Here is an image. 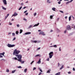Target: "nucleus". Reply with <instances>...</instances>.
<instances>
[{
	"label": "nucleus",
	"mask_w": 75,
	"mask_h": 75,
	"mask_svg": "<svg viewBox=\"0 0 75 75\" xmlns=\"http://www.w3.org/2000/svg\"><path fill=\"white\" fill-rule=\"evenodd\" d=\"M13 51V55H15L17 57V58L18 59V61L19 62H21V61L22 55L21 54L18 55V54L20 52V51L19 50H17V49H15Z\"/></svg>",
	"instance_id": "1"
},
{
	"label": "nucleus",
	"mask_w": 75,
	"mask_h": 75,
	"mask_svg": "<svg viewBox=\"0 0 75 75\" xmlns=\"http://www.w3.org/2000/svg\"><path fill=\"white\" fill-rule=\"evenodd\" d=\"M53 52H51L49 53V55L50 58H51L53 56Z\"/></svg>",
	"instance_id": "2"
},
{
	"label": "nucleus",
	"mask_w": 75,
	"mask_h": 75,
	"mask_svg": "<svg viewBox=\"0 0 75 75\" xmlns=\"http://www.w3.org/2000/svg\"><path fill=\"white\" fill-rule=\"evenodd\" d=\"M7 46L8 47H9V48H11V47H15V45H12L10 44H8Z\"/></svg>",
	"instance_id": "3"
},
{
	"label": "nucleus",
	"mask_w": 75,
	"mask_h": 75,
	"mask_svg": "<svg viewBox=\"0 0 75 75\" xmlns=\"http://www.w3.org/2000/svg\"><path fill=\"white\" fill-rule=\"evenodd\" d=\"M67 30H71V26L70 25H68L67 26Z\"/></svg>",
	"instance_id": "4"
},
{
	"label": "nucleus",
	"mask_w": 75,
	"mask_h": 75,
	"mask_svg": "<svg viewBox=\"0 0 75 75\" xmlns=\"http://www.w3.org/2000/svg\"><path fill=\"white\" fill-rule=\"evenodd\" d=\"M17 15H18V13H16V12H14V14L13 15H12V17H13V16H17Z\"/></svg>",
	"instance_id": "5"
},
{
	"label": "nucleus",
	"mask_w": 75,
	"mask_h": 75,
	"mask_svg": "<svg viewBox=\"0 0 75 75\" xmlns=\"http://www.w3.org/2000/svg\"><path fill=\"white\" fill-rule=\"evenodd\" d=\"M39 34H42V35H45V34L44 33V32H40L39 33Z\"/></svg>",
	"instance_id": "6"
},
{
	"label": "nucleus",
	"mask_w": 75,
	"mask_h": 75,
	"mask_svg": "<svg viewBox=\"0 0 75 75\" xmlns=\"http://www.w3.org/2000/svg\"><path fill=\"white\" fill-rule=\"evenodd\" d=\"M3 2L5 5L7 4V2L6 1V0H3Z\"/></svg>",
	"instance_id": "7"
},
{
	"label": "nucleus",
	"mask_w": 75,
	"mask_h": 75,
	"mask_svg": "<svg viewBox=\"0 0 75 75\" xmlns=\"http://www.w3.org/2000/svg\"><path fill=\"white\" fill-rule=\"evenodd\" d=\"M31 32H28L26 33H25V35H27L28 34H31Z\"/></svg>",
	"instance_id": "8"
},
{
	"label": "nucleus",
	"mask_w": 75,
	"mask_h": 75,
	"mask_svg": "<svg viewBox=\"0 0 75 75\" xmlns=\"http://www.w3.org/2000/svg\"><path fill=\"white\" fill-rule=\"evenodd\" d=\"M38 64H40L41 63V59H39V60L38 61V62H37Z\"/></svg>",
	"instance_id": "9"
},
{
	"label": "nucleus",
	"mask_w": 75,
	"mask_h": 75,
	"mask_svg": "<svg viewBox=\"0 0 75 75\" xmlns=\"http://www.w3.org/2000/svg\"><path fill=\"white\" fill-rule=\"evenodd\" d=\"M39 25V23H38V24H36L34 25L33 26V27H36L37 26H38Z\"/></svg>",
	"instance_id": "10"
},
{
	"label": "nucleus",
	"mask_w": 75,
	"mask_h": 75,
	"mask_svg": "<svg viewBox=\"0 0 75 75\" xmlns=\"http://www.w3.org/2000/svg\"><path fill=\"white\" fill-rule=\"evenodd\" d=\"M31 41H32V42H34L35 43H37V41L36 40H31Z\"/></svg>",
	"instance_id": "11"
},
{
	"label": "nucleus",
	"mask_w": 75,
	"mask_h": 75,
	"mask_svg": "<svg viewBox=\"0 0 75 75\" xmlns=\"http://www.w3.org/2000/svg\"><path fill=\"white\" fill-rule=\"evenodd\" d=\"M55 8H52V10H53V11H55Z\"/></svg>",
	"instance_id": "12"
},
{
	"label": "nucleus",
	"mask_w": 75,
	"mask_h": 75,
	"mask_svg": "<svg viewBox=\"0 0 75 75\" xmlns=\"http://www.w3.org/2000/svg\"><path fill=\"white\" fill-rule=\"evenodd\" d=\"M23 33V30L22 29L20 30V34H21Z\"/></svg>",
	"instance_id": "13"
},
{
	"label": "nucleus",
	"mask_w": 75,
	"mask_h": 75,
	"mask_svg": "<svg viewBox=\"0 0 75 75\" xmlns=\"http://www.w3.org/2000/svg\"><path fill=\"white\" fill-rule=\"evenodd\" d=\"M60 72H59L58 73H57L56 74H55V75H61V74H60Z\"/></svg>",
	"instance_id": "14"
},
{
	"label": "nucleus",
	"mask_w": 75,
	"mask_h": 75,
	"mask_svg": "<svg viewBox=\"0 0 75 75\" xmlns=\"http://www.w3.org/2000/svg\"><path fill=\"white\" fill-rule=\"evenodd\" d=\"M2 9H3V10H6V8L4 7H3V6H2Z\"/></svg>",
	"instance_id": "15"
},
{
	"label": "nucleus",
	"mask_w": 75,
	"mask_h": 75,
	"mask_svg": "<svg viewBox=\"0 0 75 75\" xmlns=\"http://www.w3.org/2000/svg\"><path fill=\"white\" fill-rule=\"evenodd\" d=\"M4 54H5V52H3L2 53H0V54L1 55H4Z\"/></svg>",
	"instance_id": "16"
},
{
	"label": "nucleus",
	"mask_w": 75,
	"mask_h": 75,
	"mask_svg": "<svg viewBox=\"0 0 75 75\" xmlns=\"http://www.w3.org/2000/svg\"><path fill=\"white\" fill-rule=\"evenodd\" d=\"M63 68H64V65H62V67H61L60 68V70H61V69H62Z\"/></svg>",
	"instance_id": "17"
},
{
	"label": "nucleus",
	"mask_w": 75,
	"mask_h": 75,
	"mask_svg": "<svg viewBox=\"0 0 75 75\" xmlns=\"http://www.w3.org/2000/svg\"><path fill=\"white\" fill-rule=\"evenodd\" d=\"M50 71H51V70L49 69L47 71V73H50Z\"/></svg>",
	"instance_id": "18"
},
{
	"label": "nucleus",
	"mask_w": 75,
	"mask_h": 75,
	"mask_svg": "<svg viewBox=\"0 0 75 75\" xmlns=\"http://www.w3.org/2000/svg\"><path fill=\"white\" fill-rule=\"evenodd\" d=\"M27 69H24V72H25V73L27 72Z\"/></svg>",
	"instance_id": "19"
},
{
	"label": "nucleus",
	"mask_w": 75,
	"mask_h": 75,
	"mask_svg": "<svg viewBox=\"0 0 75 75\" xmlns=\"http://www.w3.org/2000/svg\"><path fill=\"white\" fill-rule=\"evenodd\" d=\"M39 70H40V72H42V70L41 69V68H39Z\"/></svg>",
	"instance_id": "20"
},
{
	"label": "nucleus",
	"mask_w": 75,
	"mask_h": 75,
	"mask_svg": "<svg viewBox=\"0 0 75 75\" xmlns=\"http://www.w3.org/2000/svg\"><path fill=\"white\" fill-rule=\"evenodd\" d=\"M13 59H15V60H18V59H17V57H14L13 58Z\"/></svg>",
	"instance_id": "21"
},
{
	"label": "nucleus",
	"mask_w": 75,
	"mask_h": 75,
	"mask_svg": "<svg viewBox=\"0 0 75 75\" xmlns=\"http://www.w3.org/2000/svg\"><path fill=\"white\" fill-rule=\"evenodd\" d=\"M53 47H54V48H57V45H53Z\"/></svg>",
	"instance_id": "22"
},
{
	"label": "nucleus",
	"mask_w": 75,
	"mask_h": 75,
	"mask_svg": "<svg viewBox=\"0 0 75 75\" xmlns=\"http://www.w3.org/2000/svg\"><path fill=\"white\" fill-rule=\"evenodd\" d=\"M70 3V1H67V2L66 3V4H69V3Z\"/></svg>",
	"instance_id": "23"
},
{
	"label": "nucleus",
	"mask_w": 75,
	"mask_h": 75,
	"mask_svg": "<svg viewBox=\"0 0 75 75\" xmlns=\"http://www.w3.org/2000/svg\"><path fill=\"white\" fill-rule=\"evenodd\" d=\"M15 72H16V70H15L12 71V74H13V73H14Z\"/></svg>",
	"instance_id": "24"
},
{
	"label": "nucleus",
	"mask_w": 75,
	"mask_h": 75,
	"mask_svg": "<svg viewBox=\"0 0 75 75\" xmlns=\"http://www.w3.org/2000/svg\"><path fill=\"white\" fill-rule=\"evenodd\" d=\"M21 8H22V6L20 7L19 8V9H18V10H21Z\"/></svg>",
	"instance_id": "25"
},
{
	"label": "nucleus",
	"mask_w": 75,
	"mask_h": 75,
	"mask_svg": "<svg viewBox=\"0 0 75 75\" xmlns=\"http://www.w3.org/2000/svg\"><path fill=\"white\" fill-rule=\"evenodd\" d=\"M32 26L33 25H30L29 27V28H31V27H32Z\"/></svg>",
	"instance_id": "26"
},
{
	"label": "nucleus",
	"mask_w": 75,
	"mask_h": 75,
	"mask_svg": "<svg viewBox=\"0 0 75 75\" xmlns=\"http://www.w3.org/2000/svg\"><path fill=\"white\" fill-rule=\"evenodd\" d=\"M47 3H50V0H47Z\"/></svg>",
	"instance_id": "27"
},
{
	"label": "nucleus",
	"mask_w": 75,
	"mask_h": 75,
	"mask_svg": "<svg viewBox=\"0 0 75 75\" xmlns=\"http://www.w3.org/2000/svg\"><path fill=\"white\" fill-rule=\"evenodd\" d=\"M39 56H40V54H37V55H36V56H35V57H39Z\"/></svg>",
	"instance_id": "28"
},
{
	"label": "nucleus",
	"mask_w": 75,
	"mask_h": 75,
	"mask_svg": "<svg viewBox=\"0 0 75 75\" xmlns=\"http://www.w3.org/2000/svg\"><path fill=\"white\" fill-rule=\"evenodd\" d=\"M53 17V16H50V18H51V19H52V18Z\"/></svg>",
	"instance_id": "29"
},
{
	"label": "nucleus",
	"mask_w": 75,
	"mask_h": 75,
	"mask_svg": "<svg viewBox=\"0 0 75 75\" xmlns=\"http://www.w3.org/2000/svg\"><path fill=\"white\" fill-rule=\"evenodd\" d=\"M18 68H22V67H21V66H19L18 67Z\"/></svg>",
	"instance_id": "30"
},
{
	"label": "nucleus",
	"mask_w": 75,
	"mask_h": 75,
	"mask_svg": "<svg viewBox=\"0 0 75 75\" xmlns=\"http://www.w3.org/2000/svg\"><path fill=\"white\" fill-rule=\"evenodd\" d=\"M20 62H21L22 64V63H24V61H22V60H21V61Z\"/></svg>",
	"instance_id": "31"
},
{
	"label": "nucleus",
	"mask_w": 75,
	"mask_h": 75,
	"mask_svg": "<svg viewBox=\"0 0 75 75\" xmlns=\"http://www.w3.org/2000/svg\"><path fill=\"white\" fill-rule=\"evenodd\" d=\"M49 58H48L46 60V61H49L50 60V59H49Z\"/></svg>",
	"instance_id": "32"
},
{
	"label": "nucleus",
	"mask_w": 75,
	"mask_h": 75,
	"mask_svg": "<svg viewBox=\"0 0 75 75\" xmlns=\"http://www.w3.org/2000/svg\"><path fill=\"white\" fill-rule=\"evenodd\" d=\"M16 34H18V31L16 32Z\"/></svg>",
	"instance_id": "33"
},
{
	"label": "nucleus",
	"mask_w": 75,
	"mask_h": 75,
	"mask_svg": "<svg viewBox=\"0 0 75 75\" xmlns=\"http://www.w3.org/2000/svg\"><path fill=\"white\" fill-rule=\"evenodd\" d=\"M36 15H37V13H35L34 14V16H36Z\"/></svg>",
	"instance_id": "34"
},
{
	"label": "nucleus",
	"mask_w": 75,
	"mask_h": 75,
	"mask_svg": "<svg viewBox=\"0 0 75 75\" xmlns=\"http://www.w3.org/2000/svg\"><path fill=\"white\" fill-rule=\"evenodd\" d=\"M59 12H61V13H64V12L62 11H59Z\"/></svg>",
	"instance_id": "35"
},
{
	"label": "nucleus",
	"mask_w": 75,
	"mask_h": 75,
	"mask_svg": "<svg viewBox=\"0 0 75 75\" xmlns=\"http://www.w3.org/2000/svg\"><path fill=\"white\" fill-rule=\"evenodd\" d=\"M12 35H13V36H14L15 35V33H12Z\"/></svg>",
	"instance_id": "36"
},
{
	"label": "nucleus",
	"mask_w": 75,
	"mask_h": 75,
	"mask_svg": "<svg viewBox=\"0 0 75 75\" xmlns=\"http://www.w3.org/2000/svg\"><path fill=\"white\" fill-rule=\"evenodd\" d=\"M17 27H20V25H19V24L17 25Z\"/></svg>",
	"instance_id": "37"
},
{
	"label": "nucleus",
	"mask_w": 75,
	"mask_h": 75,
	"mask_svg": "<svg viewBox=\"0 0 75 75\" xmlns=\"http://www.w3.org/2000/svg\"><path fill=\"white\" fill-rule=\"evenodd\" d=\"M36 69V67H34L33 68V70L34 71Z\"/></svg>",
	"instance_id": "38"
},
{
	"label": "nucleus",
	"mask_w": 75,
	"mask_h": 75,
	"mask_svg": "<svg viewBox=\"0 0 75 75\" xmlns=\"http://www.w3.org/2000/svg\"><path fill=\"white\" fill-rule=\"evenodd\" d=\"M71 17H69V21H70V20H71Z\"/></svg>",
	"instance_id": "39"
},
{
	"label": "nucleus",
	"mask_w": 75,
	"mask_h": 75,
	"mask_svg": "<svg viewBox=\"0 0 75 75\" xmlns=\"http://www.w3.org/2000/svg\"><path fill=\"white\" fill-rule=\"evenodd\" d=\"M67 30H65L64 31V33H67Z\"/></svg>",
	"instance_id": "40"
},
{
	"label": "nucleus",
	"mask_w": 75,
	"mask_h": 75,
	"mask_svg": "<svg viewBox=\"0 0 75 75\" xmlns=\"http://www.w3.org/2000/svg\"><path fill=\"white\" fill-rule=\"evenodd\" d=\"M6 72H9V70L8 69L6 70Z\"/></svg>",
	"instance_id": "41"
},
{
	"label": "nucleus",
	"mask_w": 75,
	"mask_h": 75,
	"mask_svg": "<svg viewBox=\"0 0 75 75\" xmlns=\"http://www.w3.org/2000/svg\"><path fill=\"white\" fill-rule=\"evenodd\" d=\"M28 13H25V16H27L28 15Z\"/></svg>",
	"instance_id": "42"
},
{
	"label": "nucleus",
	"mask_w": 75,
	"mask_h": 75,
	"mask_svg": "<svg viewBox=\"0 0 75 75\" xmlns=\"http://www.w3.org/2000/svg\"><path fill=\"white\" fill-rule=\"evenodd\" d=\"M73 70L74 71H75V69L74 68H73Z\"/></svg>",
	"instance_id": "43"
},
{
	"label": "nucleus",
	"mask_w": 75,
	"mask_h": 75,
	"mask_svg": "<svg viewBox=\"0 0 75 75\" xmlns=\"http://www.w3.org/2000/svg\"><path fill=\"white\" fill-rule=\"evenodd\" d=\"M27 11H25L24 12V13H27Z\"/></svg>",
	"instance_id": "44"
},
{
	"label": "nucleus",
	"mask_w": 75,
	"mask_h": 75,
	"mask_svg": "<svg viewBox=\"0 0 75 75\" xmlns=\"http://www.w3.org/2000/svg\"><path fill=\"white\" fill-rule=\"evenodd\" d=\"M68 74H71V72L69 71V72H68Z\"/></svg>",
	"instance_id": "45"
},
{
	"label": "nucleus",
	"mask_w": 75,
	"mask_h": 75,
	"mask_svg": "<svg viewBox=\"0 0 75 75\" xmlns=\"http://www.w3.org/2000/svg\"><path fill=\"white\" fill-rule=\"evenodd\" d=\"M15 39H16V38H14L13 39V41H14V40H15Z\"/></svg>",
	"instance_id": "46"
},
{
	"label": "nucleus",
	"mask_w": 75,
	"mask_h": 75,
	"mask_svg": "<svg viewBox=\"0 0 75 75\" xmlns=\"http://www.w3.org/2000/svg\"><path fill=\"white\" fill-rule=\"evenodd\" d=\"M40 48H40V47L38 48H37V50H40Z\"/></svg>",
	"instance_id": "47"
},
{
	"label": "nucleus",
	"mask_w": 75,
	"mask_h": 75,
	"mask_svg": "<svg viewBox=\"0 0 75 75\" xmlns=\"http://www.w3.org/2000/svg\"><path fill=\"white\" fill-rule=\"evenodd\" d=\"M58 4H61V2H60V1H59L58 2Z\"/></svg>",
	"instance_id": "48"
},
{
	"label": "nucleus",
	"mask_w": 75,
	"mask_h": 75,
	"mask_svg": "<svg viewBox=\"0 0 75 75\" xmlns=\"http://www.w3.org/2000/svg\"><path fill=\"white\" fill-rule=\"evenodd\" d=\"M23 5H24V4H23V3H22L21 4V6H23Z\"/></svg>",
	"instance_id": "49"
},
{
	"label": "nucleus",
	"mask_w": 75,
	"mask_h": 75,
	"mask_svg": "<svg viewBox=\"0 0 75 75\" xmlns=\"http://www.w3.org/2000/svg\"><path fill=\"white\" fill-rule=\"evenodd\" d=\"M0 58H3V56L1 55H0Z\"/></svg>",
	"instance_id": "50"
},
{
	"label": "nucleus",
	"mask_w": 75,
	"mask_h": 75,
	"mask_svg": "<svg viewBox=\"0 0 75 75\" xmlns=\"http://www.w3.org/2000/svg\"><path fill=\"white\" fill-rule=\"evenodd\" d=\"M34 62V61H33L31 62V64H33V62Z\"/></svg>",
	"instance_id": "51"
},
{
	"label": "nucleus",
	"mask_w": 75,
	"mask_h": 75,
	"mask_svg": "<svg viewBox=\"0 0 75 75\" xmlns=\"http://www.w3.org/2000/svg\"><path fill=\"white\" fill-rule=\"evenodd\" d=\"M41 72H40L38 74V75H41Z\"/></svg>",
	"instance_id": "52"
},
{
	"label": "nucleus",
	"mask_w": 75,
	"mask_h": 75,
	"mask_svg": "<svg viewBox=\"0 0 75 75\" xmlns=\"http://www.w3.org/2000/svg\"><path fill=\"white\" fill-rule=\"evenodd\" d=\"M23 20H25V21H27V19H26L25 18H24Z\"/></svg>",
	"instance_id": "53"
},
{
	"label": "nucleus",
	"mask_w": 75,
	"mask_h": 75,
	"mask_svg": "<svg viewBox=\"0 0 75 75\" xmlns=\"http://www.w3.org/2000/svg\"><path fill=\"white\" fill-rule=\"evenodd\" d=\"M59 51H61V47H60L59 48Z\"/></svg>",
	"instance_id": "54"
},
{
	"label": "nucleus",
	"mask_w": 75,
	"mask_h": 75,
	"mask_svg": "<svg viewBox=\"0 0 75 75\" xmlns=\"http://www.w3.org/2000/svg\"><path fill=\"white\" fill-rule=\"evenodd\" d=\"M26 6H25V7H24L23 8V9H25V8H26Z\"/></svg>",
	"instance_id": "55"
},
{
	"label": "nucleus",
	"mask_w": 75,
	"mask_h": 75,
	"mask_svg": "<svg viewBox=\"0 0 75 75\" xmlns=\"http://www.w3.org/2000/svg\"><path fill=\"white\" fill-rule=\"evenodd\" d=\"M9 14H7V17H8V16H9Z\"/></svg>",
	"instance_id": "56"
},
{
	"label": "nucleus",
	"mask_w": 75,
	"mask_h": 75,
	"mask_svg": "<svg viewBox=\"0 0 75 75\" xmlns=\"http://www.w3.org/2000/svg\"><path fill=\"white\" fill-rule=\"evenodd\" d=\"M59 18H58L57 19V21H59Z\"/></svg>",
	"instance_id": "57"
},
{
	"label": "nucleus",
	"mask_w": 75,
	"mask_h": 75,
	"mask_svg": "<svg viewBox=\"0 0 75 75\" xmlns=\"http://www.w3.org/2000/svg\"><path fill=\"white\" fill-rule=\"evenodd\" d=\"M9 25H12V23H9Z\"/></svg>",
	"instance_id": "58"
},
{
	"label": "nucleus",
	"mask_w": 75,
	"mask_h": 75,
	"mask_svg": "<svg viewBox=\"0 0 75 75\" xmlns=\"http://www.w3.org/2000/svg\"><path fill=\"white\" fill-rule=\"evenodd\" d=\"M59 63H58V67H59Z\"/></svg>",
	"instance_id": "59"
},
{
	"label": "nucleus",
	"mask_w": 75,
	"mask_h": 75,
	"mask_svg": "<svg viewBox=\"0 0 75 75\" xmlns=\"http://www.w3.org/2000/svg\"><path fill=\"white\" fill-rule=\"evenodd\" d=\"M72 1H73V0H71L70 1V3H71V2H72Z\"/></svg>",
	"instance_id": "60"
},
{
	"label": "nucleus",
	"mask_w": 75,
	"mask_h": 75,
	"mask_svg": "<svg viewBox=\"0 0 75 75\" xmlns=\"http://www.w3.org/2000/svg\"><path fill=\"white\" fill-rule=\"evenodd\" d=\"M3 60H4V61H5L4 59H1V61H3Z\"/></svg>",
	"instance_id": "61"
},
{
	"label": "nucleus",
	"mask_w": 75,
	"mask_h": 75,
	"mask_svg": "<svg viewBox=\"0 0 75 75\" xmlns=\"http://www.w3.org/2000/svg\"><path fill=\"white\" fill-rule=\"evenodd\" d=\"M65 18L66 19H67V16H65Z\"/></svg>",
	"instance_id": "62"
},
{
	"label": "nucleus",
	"mask_w": 75,
	"mask_h": 75,
	"mask_svg": "<svg viewBox=\"0 0 75 75\" xmlns=\"http://www.w3.org/2000/svg\"><path fill=\"white\" fill-rule=\"evenodd\" d=\"M53 47V46H51L50 47Z\"/></svg>",
	"instance_id": "63"
},
{
	"label": "nucleus",
	"mask_w": 75,
	"mask_h": 75,
	"mask_svg": "<svg viewBox=\"0 0 75 75\" xmlns=\"http://www.w3.org/2000/svg\"><path fill=\"white\" fill-rule=\"evenodd\" d=\"M38 31H39V32H40V31H41V30H38Z\"/></svg>",
	"instance_id": "64"
}]
</instances>
